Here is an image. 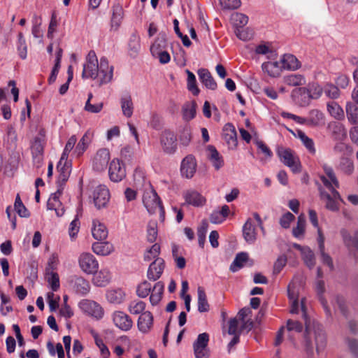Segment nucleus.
<instances>
[{"label":"nucleus","mask_w":358,"mask_h":358,"mask_svg":"<svg viewBox=\"0 0 358 358\" xmlns=\"http://www.w3.org/2000/svg\"><path fill=\"white\" fill-rule=\"evenodd\" d=\"M141 48L140 36L138 34H134L131 36L129 41V54L131 56H136Z\"/></svg>","instance_id":"obj_48"},{"label":"nucleus","mask_w":358,"mask_h":358,"mask_svg":"<svg viewBox=\"0 0 358 358\" xmlns=\"http://www.w3.org/2000/svg\"><path fill=\"white\" fill-rule=\"evenodd\" d=\"M231 20L236 28L244 27L248 22V16L240 13H234L231 15Z\"/></svg>","instance_id":"obj_54"},{"label":"nucleus","mask_w":358,"mask_h":358,"mask_svg":"<svg viewBox=\"0 0 358 358\" xmlns=\"http://www.w3.org/2000/svg\"><path fill=\"white\" fill-rule=\"evenodd\" d=\"M307 92L306 87L295 88L291 92V97L297 104L301 106H306L308 104Z\"/></svg>","instance_id":"obj_30"},{"label":"nucleus","mask_w":358,"mask_h":358,"mask_svg":"<svg viewBox=\"0 0 358 358\" xmlns=\"http://www.w3.org/2000/svg\"><path fill=\"white\" fill-rule=\"evenodd\" d=\"M112 280V273L108 268H102L94 273L92 283L96 287H106Z\"/></svg>","instance_id":"obj_18"},{"label":"nucleus","mask_w":358,"mask_h":358,"mask_svg":"<svg viewBox=\"0 0 358 358\" xmlns=\"http://www.w3.org/2000/svg\"><path fill=\"white\" fill-rule=\"evenodd\" d=\"M78 265L81 271L88 275L94 274L99 268V262L90 252H83L78 257Z\"/></svg>","instance_id":"obj_8"},{"label":"nucleus","mask_w":358,"mask_h":358,"mask_svg":"<svg viewBox=\"0 0 358 358\" xmlns=\"http://www.w3.org/2000/svg\"><path fill=\"white\" fill-rule=\"evenodd\" d=\"M164 292V285L161 282H157L153 287L150 296V301L152 306L157 305L161 301Z\"/></svg>","instance_id":"obj_40"},{"label":"nucleus","mask_w":358,"mask_h":358,"mask_svg":"<svg viewBox=\"0 0 358 358\" xmlns=\"http://www.w3.org/2000/svg\"><path fill=\"white\" fill-rule=\"evenodd\" d=\"M71 286L73 290L80 295H86L90 291L89 282L83 277H75L71 280Z\"/></svg>","instance_id":"obj_24"},{"label":"nucleus","mask_w":358,"mask_h":358,"mask_svg":"<svg viewBox=\"0 0 358 358\" xmlns=\"http://www.w3.org/2000/svg\"><path fill=\"white\" fill-rule=\"evenodd\" d=\"M166 47V41L165 34H160L159 37L155 40L150 47V52L152 55H156L165 50Z\"/></svg>","instance_id":"obj_42"},{"label":"nucleus","mask_w":358,"mask_h":358,"mask_svg":"<svg viewBox=\"0 0 358 358\" xmlns=\"http://www.w3.org/2000/svg\"><path fill=\"white\" fill-rule=\"evenodd\" d=\"M114 76V66L106 57L98 59L94 50H90L83 64L82 78L96 80L99 85L111 83Z\"/></svg>","instance_id":"obj_1"},{"label":"nucleus","mask_w":358,"mask_h":358,"mask_svg":"<svg viewBox=\"0 0 358 358\" xmlns=\"http://www.w3.org/2000/svg\"><path fill=\"white\" fill-rule=\"evenodd\" d=\"M280 64L283 70L295 71L300 68L298 59L292 54H285L280 57Z\"/></svg>","instance_id":"obj_25"},{"label":"nucleus","mask_w":358,"mask_h":358,"mask_svg":"<svg viewBox=\"0 0 358 358\" xmlns=\"http://www.w3.org/2000/svg\"><path fill=\"white\" fill-rule=\"evenodd\" d=\"M327 111L334 118L341 120L345 117L344 111L340 105L335 101H329L327 104Z\"/></svg>","instance_id":"obj_35"},{"label":"nucleus","mask_w":358,"mask_h":358,"mask_svg":"<svg viewBox=\"0 0 358 358\" xmlns=\"http://www.w3.org/2000/svg\"><path fill=\"white\" fill-rule=\"evenodd\" d=\"M305 230L306 217L303 214H301L297 218L296 226L292 229V234L295 238L301 239L304 236Z\"/></svg>","instance_id":"obj_36"},{"label":"nucleus","mask_w":358,"mask_h":358,"mask_svg":"<svg viewBox=\"0 0 358 358\" xmlns=\"http://www.w3.org/2000/svg\"><path fill=\"white\" fill-rule=\"evenodd\" d=\"M14 208L18 215L21 217H29L30 213L23 204L20 195L17 194L14 203Z\"/></svg>","instance_id":"obj_50"},{"label":"nucleus","mask_w":358,"mask_h":358,"mask_svg":"<svg viewBox=\"0 0 358 358\" xmlns=\"http://www.w3.org/2000/svg\"><path fill=\"white\" fill-rule=\"evenodd\" d=\"M283 83L290 87H299L306 84L305 77L299 73H291L282 78Z\"/></svg>","instance_id":"obj_33"},{"label":"nucleus","mask_w":358,"mask_h":358,"mask_svg":"<svg viewBox=\"0 0 358 358\" xmlns=\"http://www.w3.org/2000/svg\"><path fill=\"white\" fill-rule=\"evenodd\" d=\"M206 156L215 171L220 170L224 165L223 157L215 146L208 145L206 148Z\"/></svg>","instance_id":"obj_12"},{"label":"nucleus","mask_w":358,"mask_h":358,"mask_svg":"<svg viewBox=\"0 0 358 358\" xmlns=\"http://www.w3.org/2000/svg\"><path fill=\"white\" fill-rule=\"evenodd\" d=\"M339 169L344 173L350 175L354 171L353 162L348 158H343L340 162Z\"/></svg>","instance_id":"obj_58"},{"label":"nucleus","mask_w":358,"mask_h":358,"mask_svg":"<svg viewBox=\"0 0 358 358\" xmlns=\"http://www.w3.org/2000/svg\"><path fill=\"white\" fill-rule=\"evenodd\" d=\"M78 307L85 315L96 320H101L105 314L102 306L93 300L83 299L79 302Z\"/></svg>","instance_id":"obj_6"},{"label":"nucleus","mask_w":358,"mask_h":358,"mask_svg":"<svg viewBox=\"0 0 358 358\" xmlns=\"http://www.w3.org/2000/svg\"><path fill=\"white\" fill-rule=\"evenodd\" d=\"M223 138L229 147L235 148L237 145V134L232 124L227 123L223 128Z\"/></svg>","instance_id":"obj_26"},{"label":"nucleus","mask_w":358,"mask_h":358,"mask_svg":"<svg viewBox=\"0 0 358 358\" xmlns=\"http://www.w3.org/2000/svg\"><path fill=\"white\" fill-rule=\"evenodd\" d=\"M160 145L164 152L172 154L177 148L176 137L175 134L168 130L162 131L160 136Z\"/></svg>","instance_id":"obj_11"},{"label":"nucleus","mask_w":358,"mask_h":358,"mask_svg":"<svg viewBox=\"0 0 358 358\" xmlns=\"http://www.w3.org/2000/svg\"><path fill=\"white\" fill-rule=\"evenodd\" d=\"M126 297L125 292L121 288L108 289L106 292V299L109 303L121 304Z\"/></svg>","instance_id":"obj_22"},{"label":"nucleus","mask_w":358,"mask_h":358,"mask_svg":"<svg viewBox=\"0 0 358 358\" xmlns=\"http://www.w3.org/2000/svg\"><path fill=\"white\" fill-rule=\"evenodd\" d=\"M262 69L270 77L277 78L280 76L283 69L280 64V59L278 62H267L262 64Z\"/></svg>","instance_id":"obj_27"},{"label":"nucleus","mask_w":358,"mask_h":358,"mask_svg":"<svg viewBox=\"0 0 358 358\" xmlns=\"http://www.w3.org/2000/svg\"><path fill=\"white\" fill-rule=\"evenodd\" d=\"M153 315L150 311L143 313L137 321L138 330L143 334H148L153 327Z\"/></svg>","instance_id":"obj_19"},{"label":"nucleus","mask_w":358,"mask_h":358,"mask_svg":"<svg viewBox=\"0 0 358 358\" xmlns=\"http://www.w3.org/2000/svg\"><path fill=\"white\" fill-rule=\"evenodd\" d=\"M323 170L324 175L321 176L320 179L324 185L329 189L338 188L339 182L333 168L327 164H324Z\"/></svg>","instance_id":"obj_16"},{"label":"nucleus","mask_w":358,"mask_h":358,"mask_svg":"<svg viewBox=\"0 0 358 358\" xmlns=\"http://www.w3.org/2000/svg\"><path fill=\"white\" fill-rule=\"evenodd\" d=\"M165 264L164 261L162 258H157L155 259L149 266L147 276L148 279L155 281L158 280L164 270Z\"/></svg>","instance_id":"obj_17"},{"label":"nucleus","mask_w":358,"mask_h":358,"mask_svg":"<svg viewBox=\"0 0 358 358\" xmlns=\"http://www.w3.org/2000/svg\"><path fill=\"white\" fill-rule=\"evenodd\" d=\"M92 134L90 131H87L85 132V134L83 136L77 144L74 151L75 153H76L78 155H81L87 148L92 141Z\"/></svg>","instance_id":"obj_37"},{"label":"nucleus","mask_w":358,"mask_h":358,"mask_svg":"<svg viewBox=\"0 0 358 358\" xmlns=\"http://www.w3.org/2000/svg\"><path fill=\"white\" fill-rule=\"evenodd\" d=\"M143 203L150 214L159 212L160 215V219L162 221L164 220V208L162 206L161 201L157 192L152 187H149L144 191L143 195Z\"/></svg>","instance_id":"obj_3"},{"label":"nucleus","mask_w":358,"mask_h":358,"mask_svg":"<svg viewBox=\"0 0 358 358\" xmlns=\"http://www.w3.org/2000/svg\"><path fill=\"white\" fill-rule=\"evenodd\" d=\"M248 259V255L246 252H241L236 255L234 260L230 266V270L232 272H236L241 268Z\"/></svg>","instance_id":"obj_45"},{"label":"nucleus","mask_w":358,"mask_h":358,"mask_svg":"<svg viewBox=\"0 0 358 358\" xmlns=\"http://www.w3.org/2000/svg\"><path fill=\"white\" fill-rule=\"evenodd\" d=\"M254 53L258 56H266L273 53V46L271 43L261 42L254 48Z\"/></svg>","instance_id":"obj_39"},{"label":"nucleus","mask_w":358,"mask_h":358,"mask_svg":"<svg viewBox=\"0 0 358 358\" xmlns=\"http://www.w3.org/2000/svg\"><path fill=\"white\" fill-rule=\"evenodd\" d=\"M32 34L35 38H40L42 36L40 25L41 24V19L36 15L33 16L32 19Z\"/></svg>","instance_id":"obj_62"},{"label":"nucleus","mask_w":358,"mask_h":358,"mask_svg":"<svg viewBox=\"0 0 358 358\" xmlns=\"http://www.w3.org/2000/svg\"><path fill=\"white\" fill-rule=\"evenodd\" d=\"M253 218H248L243 227V236L245 241L252 244L257 240V227H259L263 233L264 229L262 224V220L258 213L253 214Z\"/></svg>","instance_id":"obj_4"},{"label":"nucleus","mask_w":358,"mask_h":358,"mask_svg":"<svg viewBox=\"0 0 358 358\" xmlns=\"http://www.w3.org/2000/svg\"><path fill=\"white\" fill-rule=\"evenodd\" d=\"M185 72L187 75V90L191 92L194 95H198L199 93V89L196 85V80L194 74L189 70L186 69Z\"/></svg>","instance_id":"obj_46"},{"label":"nucleus","mask_w":358,"mask_h":358,"mask_svg":"<svg viewBox=\"0 0 358 358\" xmlns=\"http://www.w3.org/2000/svg\"><path fill=\"white\" fill-rule=\"evenodd\" d=\"M323 92L327 97L332 99H338L340 96L338 87L331 83L325 84L323 87Z\"/></svg>","instance_id":"obj_55"},{"label":"nucleus","mask_w":358,"mask_h":358,"mask_svg":"<svg viewBox=\"0 0 358 358\" xmlns=\"http://www.w3.org/2000/svg\"><path fill=\"white\" fill-rule=\"evenodd\" d=\"M293 135L301 141L303 146L310 155H314L316 153L313 140L309 138L303 131L296 130L295 132H293Z\"/></svg>","instance_id":"obj_29"},{"label":"nucleus","mask_w":358,"mask_h":358,"mask_svg":"<svg viewBox=\"0 0 358 358\" xmlns=\"http://www.w3.org/2000/svg\"><path fill=\"white\" fill-rule=\"evenodd\" d=\"M198 293V310L200 313H206L209 310V304L207 301L206 292L203 287H199L197 289Z\"/></svg>","instance_id":"obj_38"},{"label":"nucleus","mask_w":358,"mask_h":358,"mask_svg":"<svg viewBox=\"0 0 358 358\" xmlns=\"http://www.w3.org/2000/svg\"><path fill=\"white\" fill-rule=\"evenodd\" d=\"M63 50L60 47H57L55 52V65L52 68L51 74L49 77V83H53L57 78V74L60 69V63L62 57Z\"/></svg>","instance_id":"obj_34"},{"label":"nucleus","mask_w":358,"mask_h":358,"mask_svg":"<svg viewBox=\"0 0 358 358\" xmlns=\"http://www.w3.org/2000/svg\"><path fill=\"white\" fill-rule=\"evenodd\" d=\"M301 255L304 264L309 268H313L315 265V258L310 248L308 247L306 249H303Z\"/></svg>","instance_id":"obj_51"},{"label":"nucleus","mask_w":358,"mask_h":358,"mask_svg":"<svg viewBox=\"0 0 358 358\" xmlns=\"http://www.w3.org/2000/svg\"><path fill=\"white\" fill-rule=\"evenodd\" d=\"M345 110L348 122L352 124H358V107L350 102H348Z\"/></svg>","instance_id":"obj_41"},{"label":"nucleus","mask_w":358,"mask_h":358,"mask_svg":"<svg viewBox=\"0 0 358 358\" xmlns=\"http://www.w3.org/2000/svg\"><path fill=\"white\" fill-rule=\"evenodd\" d=\"M307 96L308 101L310 99H317L321 96L323 92V87H322L320 85L314 83L310 85L308 88Z\"/></svg>","instance_id":"obj_53"},{"label":"nucleus","mask_w":358,"mask_h":358,"mask_svg":"<svg viewBox=\"0 0 358 358\" xmlns=\"http://www.w3.org/2000/svg\"><path fill=\"white\" fill-rule=\"evenodd\" d=\"M92 198L97 209L106 208L110 199V191L106 185H99L94 189Z\"/></svg>","instance_id":"obj_7"},{"label":"nucleus","mask_w":358,"mask_h":358,"mask_svg":"<svg viewBox=\"0 0 358 358\" xmlns=\"http://www.w3.org/2000/svg\"><path fill=\"white\" fill-rule=\"evenodd\" d=\"M308 126L318 127L324 124V115L317 109L312 110L307 116Z\"/></svg>","instance_id":"obj_32"},{"label":"nucleus","mask_w":358,"mask_h":358,"mask_svg":"<svg viewBox=\"0 0 358 358\" xmlns=\"http://www.w3.org/2000/svg\"><path fill=\"white\" fill-rule=\"evenodd\" d=\"M108 174L113 182L121 181L126 176L124 165L120 159H113L109 164Z\"/></svg>","instance_id":"obj_10"},{"label":"nucleus","mask_w":358,"mask_h":358,"mask_svg":"<svg viewBox=\"0 0 358 358\" xmlns=\"http://www.w3.org/2000/svg\"><path fill=\"white\" fill-rule=\"evenodd\" d=\"M198 76L200 81L209 90H215L217 88V83L212 77L210 72L205 69L198 71Z\"/></svg>","instance_id":"obj_31"},{"label":"nucleus","mask_w":358,"mask_h":358,"mask_svg":"<svg viewBox=\"0 0 358 358\" xmlns=\"http://www.w3.org/2000/svg\"><path fill=\"white\" fill-rule=\"evenodd\" d=\"M160 254V245L155 243L150 248H148L144 252V260L150 262L159 258Z\"/></svg>","instance_id":"obj_49"},{"label":"nucleus","mask_w":358,"mask_h":358,"mask_svg":"<svg viewBox=\"0 0 358 358\" xmlns=\"http://www.w3.org/2000/svg\"><path fill=\"white\" fill-rule=\"evenodd\" d=\"M336 189L331 188V189H329L331 194L324 191L320 192L321 199L325 202L326 208L332 211L338 209V201L341 200L340 194Z\"/></svg>","instance_id":"obj_14"},{"label":"nucleus","mask_w":358,"mask_h":358,"mask_svg":"<svg viewBox=\"0 0 358 358\" xmlns=\"http://www.w3.org/2000/svg\"><path fill=\"white\" fill-rule=\"evenodd\" d=\"M277 155L280 162L289 167L294 173L301 171V162L296 152L288 148L278 147Z\"/></svg>","instance_id":"obj_5"},{"label":"nucleus","mask_w":358,"mask_h":358,"mask_svg":"<svg viewBox=\"0 0 358 358\" xmlns=\"http://www.w3.org/2000/svg\"><path fill=\"white\" fill-rule=\"evenodd\" d=\"M48 282L53 292L57 291L60 286L59 275L55 272L47 273Z\"/></svg>","instance_id":"obj_59"},{"label":"nucleus","mask_w":358,"mask_h":358,"mask_svg":"<svg viewBox=\"0 0 358 358\" xmlns=\"http://www.w3.org/2000/svg\"><path fill=\"white\" fill-rule=\"evenodd\" d=\"M110 158V151L107 148L99 149L93 159V169L97 171L106 169Z\"/></svg>","instance_id":"obj_13"},{"label":"nucleus","mask_w":358,"mask_h":358,"mask_svg":"<svg viewBox=\"0 0 358 358\" xmlns=\"http://www.w3.org/2000/svg\"><path fill=\"white\" fill-rule=\"evenodd\" d=\"M80 230V221L76 216L70 223L69 228V236L71 239H74Z\"/></svg>","instance_id":"obj_63"},{"label":"nucleus","mask_w":358,"mask_h":358,"mask_svg":"<svg viewBox=\"0 0 358 358\" xmlns=\"http://www.w3.org/2000/svg\"><path fill=\"white\" fill-rule=\"evenodd\" d=\"M111 318L114 325L122 331H128L133 327V321L129 315L121 310L112 313Z\"/></svg>","instance_id":"obj_9"},{"label":"nucleus","mask_w":358,"mask_h":358,"mask_svg":"<svg viewBox=\"0 0 358 358\" xmlns=\"http://www.w3.org/2000/svg\"><path fill=\"white\" fill-rule=\"evenodd\" d=\"M341 235L345 244L348 247H353L358 250V232H355L352 236L346 230L341 231Z\"/></svg>","instance_id":"obj_44"},{"label":"nucleus","mask_w":358,"mask_h":358,"mask_svg":"<svg viewBox=\"0 0 358 358\" xmlns=\"http://www.w3.org/2000/svg\"><path fill=\"white\" fill-rule=\"evenodd\" d=\"M151 289V284L147 281H143L137 286L136 294L141 298H145L150 293Z\"/></svg>","instance_id":"obj_57"},{"label":"nucleus","mask_w":358,"mask_h":358,"mask_svg":"<svg viewBox=\"0 0 358 358\" xmlns=\"http://www.w3.org/2000/svg\"><path fill=\"white\" fill-rule=\"evenodd\" d=\"M62 194V190L59 189L55 192L52 193L47 202V208H54L60 201L59 198Z\"/></svg>","instance_id":"obj_64"},{"label":"nucleus","mask_w":358,"mask_h":358,"mask_svg":"<svg viewBox=\"0 0 358 358\" xmlns=\"http://www.w3.org/2000/svg\"><path fill=\"white\" fill-rule=\"evenodd\" d=\"M235 34L236 36L242 41H248L252 38L253 33L249 28H236Z\"/></svg>","instance_id":"obj_60"},{"label":"nucleus","mask_w":358,"mask_h":358,"mask_svg":"<svg viewBox=\"0 0 358 358\" xmlns=\"http://www.w3.org/2000/svg\"><path fill=\"white\" fill-rule=\"evenodd\" d=\"M185 201L196 207L203 206L206 201V198L195 190H188L184 194Z\"/></svg>","instance_id":"obj_23"},{"label":"nucleus","mask_w":358,"mask_h":358,"mask_svg":"<svg viewBox=\"0 0 358 358\" xmlns=\"http://www.w3.org/2000/svg\"><path fill=\"white\" fill-rule=\"evenodd\" d=\"M146 304L145 302L139 300H134L128 306V310L132 315L142 314L145 312Z\"/></svg>","instance_id":"obj_47"},{"label":"nucleus","mask_w":358,"mask_h":358,"mask_svg":"<svg viewBox=\"0 0 358 358\" xmlns=\"http://www.w3.org/2000/svg\"><path fill=\"white\" fill-rule=\"evenodd\" d=\"M57 169L59 172V178L63 182H65L68 180L70 173H71V169H70V164L69 163H64L63 162V164L62 166H59V164H57Z\"/></svg>","instance_id":"obj_61"},{"label":"nucleus","mask_w":358,"mask_h":358,"mask_svg":"<svg viewBox=\"0 0 358 358\" xmlns=\"http://www.w3.org/2000/svg\"><path fill=\"white\" fill-rule=\"evenodd\" d=\"M196 160L192 155L185 157L180 166V172L182 177L187 179L192 178L196 171Z\"/></svg>","instance_id":"obj_15"},{"label":"nucleus","mask_w":358,"mask_h":358,"mask_svg":"<svg viewBox=\"0 0 358 358\" xmlns=\"http://www.w3.org/2000/svg\"><path fill=\"white\" fill-rule=\"evenodd\" d=\"M120 104L123 116L130 118L134 110L131 96L129 93L122 94L120 99Z\"/></svg>","instance_id":"obj_21"},{"label":"nucleus","mask_w":358,"mask_h":358,"mask_svg":"<svg viewBox=\"0 0 358 358\" xmlns=\"http://www.w3.org/2000/svg\"><path fill=\"white\" fill-rule=\"evenodd\" d=\"M91 232L93 238L97 241H103L108 237V231L104 223L94 219L92 223Z\"/></svg>","instance_id":"obj_20"},{"label":"nucleus","mask_w":358,"mask_h":358,"mask_svg":"<svg viewBox=\"0 0 358 358\" xmlns=\"http://www.w3.org/2000/svg\"><path fill=\"white\" fill-rule=\"evenodd\" d=\"M288 296L291 303V310L290 312L292 313H298L299 312V303H298V296L294 290V285L293 282H291L288 285Z\"/></svg>","instance_id":"obj_43"},{"label":"nucleus","mask_w":358,"mask_h":358,"mask_svg":"<svg viewBox=\"0 0 358 358\" xmlns=\"http://www.w3.org/2000/svg\"><path fill=\"white\" fill-rule=\"evenodd\" d=\"M92 251L99 256H108L114 251V246L108 241L95 242L92 245Z\"/></svg>","instance_id":"obj_28"},{"label":"nucleus","mask_w":358,"mask_h":358,"mask_svg":"<svg viewBox=\"0 0 358 358\" xmlns=\"http://www.w3.org/2000/svg\"><path fill=\"white\" fill-rule=\"evenodd\" d=\"M196 115V104L194 102L187 103L182 107V115L185 120H190Z\"/></svg>","instance_id":"obj_56"},{"label":"nucleus","mask_w":358,"mask_h":358,"mask_svg":"<svg viewBox=\"0 0 358 358\" xmlns=\"http://www.w3.org/2000/svg\"><path fill=\"white\" fill-rule=\"evenodd\" d=\"M158 230L157 224L155 221H150L148 224L146 231V238L150 243H154L157 237Z\"/></svg>","instance_id":"obj_52"},{"label":"nucleus","mask_w":358,"mask_h":358,"mask_svg":"<svg viewBox=\"0 0 358 358\" xmlns=\"http://www.w3.org/2000/svg\"><path fill=\"white\" fill-rule=\"evenodd\" d=\"M301 309L303 312V317L306 320V339L307 341V345L308 346L312 347V339L313 338L316 346V350L318 353H320L322 350H323L326 345L325 334L322 327L319 324L313 322V325H310V322H308L306 318V314L305 313L303 301H301Z\"/></svg>","instance_id":"obj_2"}]
</instances>
